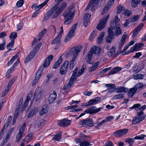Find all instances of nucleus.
I'll return each mask as SVG.
<instances>
[{"label":"nucleus","mask_w":146,"mask_h":146,"mask_svg":"<svg viewBox=\"0 0 146 146\" xmlns=\"http://www.w3.org/2000/svg\"><path fill=\"white\" fill-rule=\"evenodd\" d=\"M59 1V0H55V1L57 2L56 4L55 5L46 13L44 18L43 22L49 19L52 15V19H56L66 8L67 4L64 2L62 3L59 7L58 3Z\"/></svg>","instance_id":"nucleus-1"},{"label":"nucleus","mask_w":146,"mask_h":146,"mask_svg":"<svg viewBox=\"0 0 146 146\" xmlns=\"http://www.w3.org/2000/svg\"><path fill=\"white\" fill-rule=\"evenodd\" d=\"M75 9L73 5L71 6L65 11L63 13L65 25H68L70 24L73 20L74 16Z\"/></svg>","instance_id":"nucleus-2"},{"label":"nucleus","mask_w":146,"mask_h":146,"mask_svg":"<svg viewBox=\"0 0 146 146\" xmlns=\"http://www.w3.org/2000/svg\"><path fill=\"white\" fill-rule=\"evenodd\" d=\"M81 46H78L72 48L70 50L69 54H73L72 59L70 62V68L71 70H72L74 68V61L81 51Z\"/></svg>","instance_id":"nucleus-3"},{"label":"nucleus","mask_w":146,"mask_h":146,"mask_svg":"<svg viewBox=\"0 0 146 146\" xmlns=\"http://www.w3.org/2000/svg\"><path fill=\"white\" fill-rule=\"evenodd\" d=\"M78 70V68H76L74 70L72 75L70 78L69 82L66 84L64 85L63 89L64 90H66L70 88L73 85L74 83L77 79V74L76 73Z\"/></svg>","instance_id":"nucleus-4"},{"label":"nucleus","mask_w":146,"mask_h":146,"mask_svg":"<svg viewBox=\"0 0 146 146\" xmlns=\"http://www.w3.org/2000/svg\"><path fill=\"white\" fill-rule=\"evenodd\" d=\"M42 43H38L32 50L29 54L28 55L25 60V63H27L31 60L34 57L39 50L41 45Z\"/></svg>","instance_id":"nucleus-5"},{"label":"nucleus","mask_w":146,"mask_h":146,"mask_svg":"<svg viewBox=\"0 0 146 146\" xmlns=\"http://www.w3.org/2000/svg\"><path fill=\"white\" fill-rule=\"evenodd\" d=\"M100 0H91L88 4L85 10L86 11L92 7L91 11L92 12H94L96 9L99 5Z\"/></svg>","instance_id":"nucleus-6"},{"label":"nucleus","mask_w":146,"mask_h":146,"mask_svg":"<svg viewBox=\"0 0 146 146\" xmlns=\"http://www.w3.org/2000/svg\"><path fill=\"white\" fill-rule=\"evenodd\" d=\"M137 116L135 117L132 120V123L134 125L143 120L145 117V115L144 114L143 112H137Z\"/></svg>","instance_id":"nucleus-7"},{"label":"nucleus","mask_w":146,"mask_h":146,"mask_svg":"<svg viewBox=\"0 0 146 146\" xmlns=\"http://www.w3.org/2000/svg\"><path fill=\"white\" fill-rule=\"evenodd\" d=\"M109 17V15H108L107 16H105L101 19L96 26V28L98 30L101 31L104 28Z\"/></svg>","instance_id":"nucleus-8"},{"label":"nucleus","mask_w":146,"mask_h":146,"mask_svg":"<svg viewBox=\"0 0 146 146\" xmlns=\"http://www.w3.org/2000/svg\"><path fill=\"white\" fill-rule=\"evenodd\" d=\"M146 135L143 134L137 136L133 138H127L125 140V141L128 143L130 146L132 145L134 143V139L142 140L143 139Z\"/></svg>","instance_id":"nucleus-9"},{"label":"nucleus","mask_w":146,"mask_h":146,"mask_svg":"<svg viewBox=\"0 0 146 146\" xmlns=\"http://www.w3.org/2000/svg\"><path fill=\"white\" fill-rule=\"evenodd\" d=\"M96 108L95 106L91 107L86 109L84 112L86 113H90L91 114H94L99 112L101 111V109H103L102 107L95 109Z\"/></svg>","instance_id":"nucleus-10"},{"label":"nucleus","mask_w":146,"mask_h":146,"mask_svg":"<svg viewBox=\"0 0 146 146\" xmlns=\"http://www.w3.org/2000/svg\"><path fill=\"white\" fill-rule=\"evenodd\" d=\"M77 25L78 23H76L72 26L71 30L67 35L66 38L64 40L65 42H67L69 41L71 37L74 35V33L76 29Z\"/></svg>","instance_id":"nucleus-11"},{"label":"nucleus","mask_w":146,"mask_h":146,"mask_svg":"<svg viewBox=\"0 0 146 146\" xmlns=\"http://www.w3.org/2000/svg\"><path fill=\"white\" fill-rule=\"evenodd\" d=\"M60 30L59 33L55 38L52 41L51 44L53 45L56 44L57 43L60 44V39L61 38L62 35L63 33V27H61L59 29Z\"/></svg>","instance_id":"nucleus-12"},{"label":"nucleus","mask_w":146,"mask_h":146,"mask_svg":"<svg viewBox=\"0 0 146 146\" xmlns=\"http://www.w3.org/2000/svg\"><path fill=\"white\" fill-rule=\"evenodd\" d=\"M128 129H119L115 131L113 133V136L115 137H120L126 135L128 132Z\"/></svg>","instance_id":"nucleus-13"},{"label":"nucleus","mask_w":146,"mask_h":146,"mask_svg":"<svg viewBox=\"0 0 146 146\" xmlns=\"http://www.w3.org/2000/svg\"><path fill=\"white\" fill-rule=\"evenodd\" d=\"M80 125H87V127H92L94 126V123L93 122L92 119L90 118L80 121Z\"/></svg>","instance_id":"nucleus-14"},{"label":"nucleus","mask_w":146,"mask_h":146,"mask_svg":"<svg viewBox=\"0 0 146 146\" xmlns=\"http://www.w3.org/2000/svg\"><path fill=\"white\" fill-rule=\"evenodd\" d=\"M26 126V124L25 122H24L23 125L20 128L19 132L17 134L16 137V142H18L21 139L23 134L24 132Z\"/></svg>","instance_id":"nucleus-15"},{"label":"nucleus","mask_w":146,"mask_h":146,"mask_svg":"<svg viewBox=\"0 0 146 146\" xmlns=\"http://www.w3.org/2000/svg\"><path fill=\"white\" fill-rule=\"evenodd\" d=\"M69 64L68 61H66L61 66L60 70V73L61 74L64 75L66 74L68 70Z\"/></svg>","instance_id":"nucleus-16"},{"label":"nucleus","mask_w":146,"mask_h":146,"mask_svg":"<svg viewBox=\"0 0 146 146\" xmlns=\"http://www.w3.org/2000/svg\"><path fill=\"white\" fill-rule=\"evenodd\" d=\"M70 120L64 119L60 121H59L58 123V125L62 127H67L70 124Z\"/></svg>","instance_id":"nucleus-17"},{"label":"nucleus","mask_w":146,"mask_h":146,"mask_svg":"<svg viewBox=\"0 0 146 146\" xmlns=\"http://www.w3.org/2000/svg\"><path fill=\"white\" fill-rule=\"evenodd\" d=\"M101 98L100 97H98L94 98L91 99L88 102H86L87 105L88 106H93L94 104L98 103V101L101 100Z\"/></svg>","instance_id":"nucleus-18"},{"label":"nucleus","mask_w":146,"mask_h":146,"mask_svg":"<svg viewBox=\"0 0 146 146\" xmlns=\"http://www.w3.org/2000/svg\"><path fill=\"white\" fill-rule=\"evenodd\" d=\"M141 104H134L133 106L130 107L129 109L130 110H133V109L137 108L140 110L139 112H142L146 108V105H144L141 107Z\"/></svg>","instance_id":"nucleus-19"},{"label":"nucleus","mask_w":146,"mask_h":146,"mask_svg":"<svg viewBox=\"0 0 146 146\" xmlns=\"http://www.w3.org/2000/svg\"><path fill=\"white\" fill-rule=\"evenodd\" d=\"M57 96L56 93L54 91L53 93L51 94L48 98V101L50 104L52 103L55 100Z\"/></svg>","instance_id":"nucleus-20"},{"label":"nucleus","mask_w":146,"mask_h":146,"mask_svg":"<svg viewBox=\"0 0 146 146\" xmlns=\"http://www.w3.org/2000/svg\"><path fill=\"white\" fill-rule=\"evenodd\" d=\"M143 25V24L141 23L133 31L132 36H135L137 35L139 32Z\"/></svg>","instance_id":"nucleus-21"},{"label":"nucleus","mask_w":146,"mask_h":146,"mask_svg":"<svg viewBox=\"0 0 146 146\" xmlns=\"http://www.w3.org/2000/svg\"><path fill=\"white\" fill-rule=\"evenodd\" d=\"M144 46V44L142 43H137L134 46L131 48V50L132 52L134 51H137L139 49L142 47Z\"/></svg>","instance_id":"nucleus-22"},{"label":"nucleus","mask_w":146,"mask_h":146,"mask_svg":"<svg viewBox=\"0 0 146 146\" xmlns=\"http://www.w3.org/2000/svg\"><path fill=\"white\" fill-rule=\"evenodd\" d=\"M90 17L91 15L89 14H85L84 21V25L85 27H86L88 26V23L90 20Z\"/></svg>","instance_id":"nucleus-23"},{"label":"nucleus","mask_w":146,"mask_h":146,"mask_svg":"<svg viewBox=\"0 0 146 146\" xmlns=\"http://www.w3.org/2000/svg\"><path fill=\"white\" fill-rule=\"evenodd\" d=\"M137 91V90L134 87L130 88L128 93V97L130 98H132Z\"/></svg>","instance_id":"nucleus-24"},{"label":"nucleus","mask_w":146,"mask_h":146,"mask_svg":"<svg viewBox=\"0 0 146 146\" xmlns=\"http://www.w3.org/2000/svg\"><path fill=\"white\" fill-rule=\"evenodd\" d=\"M93 52V53L94 54H98L101 52V48L99 47H96L94 46L91 49Z\"/></svg>","instance_id":"nucleus-25"},{"label":"nucleus","mask_w":146,"mask_h":146,"mask_svg":"<svg viewBox=\"0 0 146 146\" xmlns=\"http://www.w3.org/2000/svg\"><path fill=\"white\" fill-rule=\"evenodd\" d=\"M121 67L117 66L116 67H114L108 73V74L109 75L114 74L116 72L121 71Z\"/></svg>","instance_id":"nucleus-26"},{"label":"nucleus","mask_w":146,"mask_h":146,"mask_svg":"<svg viewBox=\"0 0 146 146\" xmlns=\"http://www.w3.org/2000/svg\"><path fill=\"white\" fill-rule=\"evenodd\" d=\"M62 60L61 56H60L57 61L54 63V65L53 67V68L55 69L57 68L59 66L60 64L62 63Z\"/></svg>","instance_id":"nucleus-27"},{"label":"nucleus","mask_w":146,"mask_h":146,"mask_svg":"<svg viewBox=\"0 0 146 146\" xmlns=\"http://www.w3.org/2000/svg\"><path fill=\"white\" fill-rule=\"evenodd\" d=\"M127 91L128 89L127 88L122 87H117L116 89V92L117 93H125Z\"/></svg>","instance_id":"nucleus-28"},{"label":"nucleus","mask_w":146,"mask_h":146,"mask_svg":"<svg viewBox=\"0 0 146 146\" xmlns=\"http://www.w3.org/2000/svg\"><path fill=\"white\" fill-rule=\"evenodd\" d=\"M94 54L91 49H90V51L88 52L87 54V62L89 63L90 64V61L92 58V55Z\"/></svg>","instance_id":"nucleus-29"},{"label":"nucleus","mask_w":146,"mask_h":146,"mask_svg":"<svg viewBox=\"0 0 146 146\" xmlns=\"http://www.w3.org/2000/svg\"><path fill=\"white\" fill-rule=\"evenodd\" d=\"M105 33L104 32L101 33L98 36L97 42L99 44H102L103 40V38L105 35Z\"/></svg>","instance_id":"nucleus-30"},{"label":"nucleus","mask_w":146,"mask_h":146,"mask_svg":"<svg viewBox=\"0 0 146 146\" xmlns=\"http://www.w3.org/2000/svg\"><path fill=\"white\" fill-rule=\"evenodd\" d=\"M37 110L35 108H33L31 111H30L28 114L27 117L30 118L33 116L37 112Z\"/></svg>","instance_id":"nucleus-31"},{"label":"nucleus","mask_w":146,"mask_h":146,"mask_svg":"<svg viewBox=\"0 0 146 146\" xmlns=\"http://www.w3.org/2000/svg\"><path fill=\"white\" fill-rule=\"evenodd\" d=\"M44 68H43V67H42V66H41L39 68L36 73L35 77L38 78H40V76H41L43 72Z\"/></svg>","instance_id":"nucleus-32"},{"label":"nucleus","mask_w":146,"mask_h":146,"mask_svg":"<svg viewBox=\"0 0 146 146\" xmlns=\"http://www.w3.org/2000/svg\"><path fill=\"white\" fill-rule=\"evenodd\" d=\"M115 33L117 36L120 35L121 33V30L120 29V25L119 24H118L117 28L115 31Z\"/></svg>","instance_id":"nucleus-33"},{"label":"nucleus","mask_w":146,"mask_h":146,"mask_svg":"<svg viewBox=\"0 0 146 146\" xmlns=\"http://www.w3.org/2000/svg\"><path fill=\"white\" fill-rule=\"evenodd\" d=\"M86 67V65L85 64L83 65L81 69L79 70L77 74V76H80L84 72L85 69Z\"/></svg>","instance_id":"nucleus-34"},{"label":"nucleus","mask_w":146,"mask_h":146,"mask_svg":"<svg viewBox=\"0 0 146 146\" xmlns=\"http://www.w3.org/2000/svg\"><path fill=\"white\" fill-rule=\"evenodd\" d=\"M125 98V95L123 94H118L114 96V99H123Z\"/></svg>","instance_id":"nucleus-35"},{"label":"nucleus","mask_w":146,"mask_h":146,"mask_svg":"<svg viewBox=\"0 0 146 146\" xmlns=\"http://www.w3.org/2000/svg\"><path fill=\"white\" fill-rule=\"evenodd\" d=\"M17 33L15 32L11 33L9 36L10 39L11 40H14L17 37Z\"/></svg>","instance_id":"nucleus-36"},{"label":"nucleus","mask_w":146,"mask_h":146,"mask_svg":"<svg viewBox=\"0 0 146 146\" xmlns=\"http://www.w3.org/2000/svg\"><path fill=\"white\" fill-rule=\"evenodd\" d=\"M141 0H132L131 5L134 7H135L141 1Z\"/></svg>","instance_id":"nucleus-37"},{"label":"nucleus","mask_w":146,"mask_h":146,"mask_svg":"<svg viewBox=\"0 0 146 146\" xmlns=\"http://www.w3.org/2000/svg\"><path fill=\"white\" fill-rule=\"evenodd\" d=\"M61 133H59L54 135L53 139L56 141H59L61 138Z\"/></svg>","instance_id":"nucleus-38"},{"label":"nucleus","mask_w":146,"mask_h":146,"mask_svg":"<svg viewBox=\"0 0 146 146\" xmlns=\"http://www.w3.org/2000/svg\"><path fill=\"white\" fill-rule=\"evenodd\" d=\"M139 16L137 15L133 16L132 18H130L129 19V21H131V22H133L135 21H137L138 20L139 18Z\"/></svg>","instance_id":"nucleus-39"},{"label":"nucleus","mask_w":146,"mask_h":146,"mask_svg":"<svg viewBox=\"0 0 146 146\" xmlns=\"http://www.w3.org/2000/svg\"><path fill=\"white\" fill-rule=\"evenodd\" d=\"M98 65V63L97 62L94 64L92 67H90V69H89V72H91L95 70L97 68Z\"/></svg>","instance_id":"nucleus-40"},{"label":"nucleus","mask_w":146,"mask_h":146,"mask_svg":"<svg viewBox=\"0 0 146 146\" xmlns=\"http://www.w3.org/2000/svg\"><path fill=\"white\" fill-rule=\"evenodd\" d=\"M133 78L135 79H143L144 78V75L142 74H137L135 75H134Z\"/></svg>","instance_id":"nucleus-41"},{"label":"nucleus","mask_w":146,"mask_h":146,"mask_svg":"<svg viewBox=\"0 0 146 146\" xmlns=\"http://www.w3.org/2000/svg\"><path fill=\"white\" fill-rule=\"evenodd\" d=\"M97 31H93L90 36L89 40H92L96 36V34Z\"/></svg>","instance_id":"nucleus-42"},{"label":"nucleus","mask_w":146,"mask_h":146,"mask_svg":"<svg viewBox=\"0 0 146 146\" xmlns=\"http://www.w3.org/2000/svg\"><path fill=\"white\" fill-rule=\"evenodd\" d=\"M117 23L114 21H112L110 23V26L112 29H114L117 28Z\"/></svg>","instance_id":"nucleus-43"},{"label":"nucleus","mask_w":146,"mask_h":146,"mask_svg":"<svg viewBox=\"0 0 146 146\" xmlns=\"http://www.w3.org/2000/svg\"><path fill=\"white\" fill-rule=\"evenodd\" d=\"M143 84L141 82H139L137 83L136 85H135L134 87L135 88V89L137 90L138 89H140L143 86Z\"/></svg>","instance_id":"nucleus-44"},{"label":"nucleus","mask_w":146,"mask_h":146,"mask_svg":"<svg viewBox=\"0 0 146 146\" xmlns=\"http://www.w3.org/2000/svg\"><path fill=\"white\" fill-rule=\"evenodd\" d=\"M42 94V92L41 91H40L39 93L36 96L35 95V98H34V99H35V102H36L38 100H39L40 97L41 96Z\"/></svg>","instance_id":"nucleus-45"},{"label":"nucleus","mask_w":146,"mask_h":146,"mask_svg":"<svg viewBox=\"0 0 146 146\" xmlns=\"http://www.w3.org/2000/svg\"><path fill=\"white\" fill-rule=\"evenodd\" d=\"M14 40H11L9 43L7 44V48L9 49L10 47L12 48L14 46Z\"/></svg>","instance_id":"nucleus-46"},{"label":"nucleus","mask_w":146,"mask_h":146,"mask_svg":"<svg viewBox=\"0 0 146 146\" xmlns=\"http://www.w3.org/2000/svg\"><path fill=\"white\" fill-rule=\"evenodd\" d=\"M3 42L0 44V50H4L5 48V40H3Z\"/></svg>","instance_id":"nucleus-47"},{"label":"nucleus","mask_w":146,"mask_h":146,"mask_svg":"<svg viewBox=\"0 0 146 146\" xmlns=\"http://www.w3.org/2000/svg\"><path fill=\"white\" fill-rule=\"evenodd\" d=\"M13 130H14V128L13 127L11 128L8 131V132L6 135V139H8L9 138L10 136L12 134V132L13 131Z\"/></svg>","instance_id":"nucleus-48"},{"label":"nucleus","mask_w":146,"mask_h":146,"mask_svg":"<svg viewBox=\"0 0 146 146\" xmlns=\"http://www.w3.org/2000/svg\"><path fill=\"white\" fill-rule=\"evenodd\" d=\"M45 121L44 120L41 119L38 122L37 126L39 127H41L45 124Z\"/></svg>","instance_id":"nucleus-49"},{"label":"nucleus","mask_w":146,"mask_h":146,"mask_svg":"<svg viewBox=\"0 0 146 146\" xmlns=\"http://www.w3.org/2000/svg\"><path fill=\"white\" fill-rule=\"evenodd\" d=\"M114 36H108L107 37L106 41L107 43H110L112 40L114 38Z\"/></svg>","instance_id":"nucleus-50"},{"label":"nucleus","mask_w":146,"mask_h":146,"mask_svg":"<svg viewBox=\"0 0 146 146\" xmlns=\"http://www.w3.org/2000/svg\"><path fill=\"white\" fill-rule=\"evenodd\" d=\"M50 64V62L49 61H47V59H46L44 62L43 64V66H42V67L44 68H47V67Z\"/></svg>","instance_id":"nucleus-51"},{"label":"nucleus","mask_w":146,"mask_h":146,"mask_svg":"<svg viewBox=\"0 0 146 146\" xmlns=\"http://www.w3.org/2000/svg\"><path fill=\"white\" fill-rule=\"evenodd\" d=\"M115 0H110L107 3L106 6L110 8L113 4L114 3Z\"/></svg>","instance_id":"nucleus-52"},{"label":"nucleus","mask_w":146,"mask_h":146,"mask_svg":"<svg viewBox=\"0 0 146 146\" xmlns=\"http://www.w3.org/2000/svg\"><path fill=\"white\" fill-rule=\"evenodd\" d=\"M91 144L87 141H83L81 143L80 146H89Z\"/></svg>","instance_id":"nucleus-53"},{"label":"nucleus","mask_w":146,"mask_h":146,"mask_svg":"<svg viewBox=\"0 0 146 146\" xmlns=\"http://www.w3.org/2000/svg\"><path fill=\"white\" fill-rule=\"evenodd\" d=\"M125 11V9L123 8L121 6L119 5L117 8V14L119 13L122 10Z\"/></svg>","instance_id":"nucleus-54"},{"label":"nucleus","mask_w":146,"mask_h":146,"mask_svg":"<svg viewBox=\"0 0 146 146\" xmlns=\"http://www.w3.org/2000/svg\"><path fill=\"white\" fill-rule=\"evenodd\" d=\"M47 112V110L46 109L43 108L42 110L39 111L40 115H42L45 113Z\"/></svg>","instance_id":"nucleus-55"},{"label":"nucleus","mask_w":146,"mask_h":146,"mask_svg":"<svg viewBox=\"0 0 146 146\" xmlns=\"http://www.w3.org/2000/svg\"><path fill=\"white\" fill-rule=\"evenodd\" d=\"M115 48L113 46L110 50V52L111 55H114V56H116L117 55H115Z\"/></svg>","instance_id":"nucleus-56"},{"label":"nucleus","mask_w":146,"mask_h":146,"mask_svg":"<svg viewBox=\"0 0 146 146\" xmlns=\"http://www.w3.org/2000/svg\"><path fill=\"white\" fill-rule=\"evenodd\" d=\"M124 11V12L123 13L126 16H129L131 14V12L130 11L126 9H125V11Z\"/></svg>","instance_id":"nucleus-57"},{"label":"nucleus","mask_w":146,"mask_h":146,"mask_svg":"<svg viewBox=\"0 0 146 146\" xmlns=\"http://www.w3.org/2000/svg\"><path fill=\"white\" fill-rule=\"evenodd\" d=\"M24 3L23 0H20L18 1L16 5L18 7H21Z\"/></svg>","instance_id":"nucleus-58"},{"label":"nucleus","mask_w":146,"mask_h":146,"mask_svg":"<svg viewBox=\"0 0 146 146\" xmlns=\"http://www.w3.org/2000/svg\"><path fill=\"white\" fill-rule=\"evenodd\" d=\"M113 119V117L112 116H110L107 117L106 119H104V121H105V123H106L108 121H111Z\"/></svg>","instance_id":"nucleus-59"},{"label":"nucleus","mask_w":146,"mask_h":146,"mask_svg":"<svg viewBox=\"0 0 146 146\" xmlns=\"http://www.w3.org/2000/svg\"><path fill=\"white\" fill-rule=\"evenodd\" d=\"M17 79L16 77H13L9 82L8 84L12 86V84L14 83L16 79Z\"/></svg>","instance_id":"nucleus-60"},{"label":"nucleus","mask_w":146,"mask_h":146,"mask_svg":"<svg viewBox=\"0 0 146 146\" xmlns=\"http://www.w3.org/2000/svg\"><path fill=\"white\" fill-rule=\"evenodd\" d=\"M105 86H106L108 87V88H110L113 89L115 87V84H106Z\"/></svg>","instance_id":"nucleus-61"},{"label":"nucleus","mask_w":146,"mask_h":146,"mask_svg":"<svg viewBox=\"0 0 146 146\" xmlns=\"http://www.w3.org/2000/svg\"><path fill=\"white\" fill-rule=\"evenodd\" d=\"M108 36H114V33L112 31V29H111L110 27L108 28Z\"/></svg>","instance_id":"nucleus-62"},{"label":"nucleus","mask_w":146,"mask_h":146,"mask_svg":"<svg viewBox=\"0 0 146 146\" xmlns=\"http://www.w3.org/2000/svg\"><path fill=\"white\" fill-rule=\"evenodd\" d=\"M110 8H108L106 6L103 9L102 12V15H103L104 13H106Z\"/></svg>","instance_id":"nucleus-63"},{"label":"nucleus","mask_w":146,"mask_h":146,"mask_svg":"<svg viewBox=\"0 0 146 146\" xmlns=\"http://www.w3.org/2000/svg\"><path fill=\"white\" fill-rule=\"evenodd\" d=\"M46 31V29H44L41 32H40L38 35V36L42 37L43 35L45 34Z\"/></svg>","instance_id":"nucleus-64"}]
</instances>
